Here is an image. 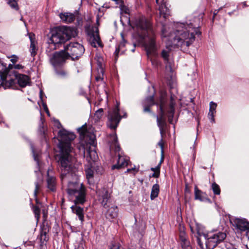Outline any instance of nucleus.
Returning <instances> with one entry per match:
<instances>
[{"label":"nucleus","mask_w":249,"mask_h":249,"mask_svg":"<svg viewBox=\"0 0 249 249\" xmlns=\"http://www.w3.org/2000/svg\"><path fill=\"white\" fill-rule=\"evenodd\" d=\"M58 135L60 137V153L56 155L55 160L61 171V178L63 179L72 170L73 158L71 155L72 150L71 142L75 138V135L65 129L59 130Z\"/></svg>","instance_id":"1"},{"label":"nucleus","mask_w":249,"mask_h":249,"mask_svg":"<svg viewBox=\"0 0 249 249\" xmlns=\"http://www.w3.org/2000/svg\"><path fill=\"white\" fill-rule=\"evenodd\" d=\"M137 33L143 41L146 52L149 54L156 55L157 46L155 40V34L150 21L144 17H141L135 21Z\"/></svg>","instance_id":"2"},{"label":"nucleus","mask_w":249,"mask_h":249,"mask_svg":"<svg viewBox=\"0 0 249 249\" xmlns=\"http://www.w3.org/2000/svg\"><path fill=\"white\" fill-rule=\"evenodd\" d=\"M67 192L69 196L74 198L75 205L71 207L73 213L79 217L82 222L84 221L83 209L77 206V204H83L85 202L86 188L83 183L78 181L69 182L68 184Z\"/></svg>","instance_id":"3"},{"label":"nucleus","mask_w":249,"mask_h":249,"mask_svg":"<svg viewBox=\"0 0 249 249\" xmlns=\"http://www.w3.org/2000/svg\"><path fill=\"white\" fill-rule=\"evenodd\" d=\"M195 32L197 34L196 29L192 25L181 24L174 32L172 43L174 46L180 48L183 51L187 50L188 47L195 41Z\"/></svg>","instance_id":"4"},{"label":"nucleus","mask_w":249,"mask_h":249,"mask_svg":"<svg viewBox=\"0 0 249 249\" xmlns=\"http://www.w3.org/2000/svg\"><path fill=\"white\" fill-rule=\"evenodd\" d=\"M76 36L74 28L71 27H57L51 32V36L48 41L50 47L56 49L59 44L64 43L71 37Z\"/></svg>","instance_id":"5"},{"label":"nucleus","mask_w":249,"mask_h":249,"mask_svg":"<svg viewBox=\"0 0 249 249\" xmlns=\"http://www.w3.org/2000/svg\"><path fill=\"white\" fill-rule=\"evenodd\" d=\"M79 131L84 136L89 137L90 140V144L92 147H89L87 148L84 151L85 156L89 162L90 161L95 162L98 158L97 154L95 149L94 142L95 140V136L93 134H89L87 128L85 125L82 126L78 129Z\"/></svg>","instance_id":"6"},{"label":"nucleus","mask_w":249,"mask_h":249,"mask_svg":"<svg viewBox=\"0 0 249 249\" xmlns=\"http://www.w3.org/2000/svg\"><path fill=\"white\" fill-rule=\"evenodd\" d=\"M64 50L69 58L71 57V59L74 60L78 59L83 54L85 49L81 44L77 42H73L65 47Z\"/></svg>","instance_id":"7"},{"label":"nucleus","mask_w":249,"mask_h":249,"mask_svg":"<svg viewBox=\"0 0 249 249\" xmlns=\"http://www.w3.org/2000/svg\"><path fill=\"white\" fill-rule=\"evenodd\" d=\"M69 59L65 50L56 52L50 55L49 61L51 65L55 68L63 66Z\"/></svg>","instance_id":"8"},{"label":"nucleus","mask_w":249,"mask_h":249,"mask_svg":"<svg viewBox=\"0 0 249 249\" xmlns=\"http://www.w3.org/2000/svg\"><path fill=\"white\" fill-rule=\"evenodd\" d=\"M118 105H117L115 108L112 111L108 112V119L109 123L108 125L112 129H115L121 120V117L119 114Z\"/></svg>","instance_id":"9"},{"label":"nucleus","mask_w":249,"mask_h":249,"mask_svg":"<svg viewBox=\"0 0 249 249\" xmlns=\"http://www.w3.org/2000/svg\"><path fill=\"white\" fill-rule=\"evenodd\" d=\"M89 41L91 45L94 47L101 46V41L97 28H92L88 32Z\"/></svg>","instance_id":"10"},{"label":"nucleus","mask_w":249,"mask_h":249,"mask_svg":"<svg viewBox=\"0 0 249 249\" xmlns=\"http://www.w3.org/2000/svg\"><path fill=\"white\" fill-rule=\"evenodd\" d=\"M8 72H0V87L2 86L5 89L11 88L16 89L17 88L16 82L15 80L11 79L6 80Z\"/></svg>","instance_id":"11"},{"label":"nucleus","mask_w":249,"mask_h":249,"mask_svg":"<svg viewBox=\"0 0 249 249\" xmlns=\"http://www.w3.org/2000/svg\"><path fill=\"white\" fill-rule=\"evenodd\" d=\"M232 225L241 231H246V236L248 232L249 231V222L245 219L235 218L231 221Z\"/></svg>","instance_id":"12"},{"label":"nucleus","mask_w":249,"mask_h":249,"mask_svg":"<svg viewBox=\"0 0 249 249\" xmlns=\"http://www.w3.org/2000/svg\"><path fill=\"white\" fill-rule=\"evenodd\" d=\"M99 196V200L101 201L102 205L105 207L110 198V195L106 188H102L97 191Z\"/></svg>","instance_id":"13"},{"label":"nucleus","mask_w":249,"mask_h":249,"mask_svg":"<svg viewBox=\"0 0 249 249\" xmlns=\"http://www.w3.org/2000/svg\"><path fill=\"white\" fill-rule=\"evenodd\" d=\"M158 103L155 102L153 95L147 97L142 102L143 111L144 112H150V107L154 105H158Z\"/></svg>","instance_id":"14"},{"label":"nucleus","mask_w":249,"mask_h":249,"mask_svg":"<svg viewBox=\"0 0 249 249\" xmlns=\"http://www.w3.org/2000/svg\"><path fill=\"white\" fill-rule=\"evenodd\" d=\"M15 75L18 85L21 87H26L29 83V78L27 75L16 73H15Z\"/></svg>","instance_id":"15"},{"label":"nucleus","mask_w":249,"mask_h":249,"mask_svg":"<svg viewBox=\"0 0 249 249\" xmlns=\"http://www.w3.org/2000/svg\"><path fill=\"white\" fill-rule=\"evenodd\" d=\"M59 16L62 21L65 23L73 22L76 17L75 14L70 12L61 13L59 14Z\"/></svg>","instance_id":"16"},{"label":"nucleus","mask_w":249,"mask_h":249,"mask_svg":"<svg viewBox=\"0 0 249 249\" xmlns=\"http://www.w3.org/2000/svg\"><path fill=\"white\" fill-rule=\"evenodd\" d=\"M218 243V234H214L213 236L209 237L206 242V247L209 249H213Z\"/></svg>","instance_id":"17"},{"label":"nucleus","mask_w":249,"mask_h":249,"mask_svg":"<svg viewBox=\"0 0 249 249\" xmlns=\"http://www.w3.org/2000/svg\"><path fill=\"white\" fill-rule=\"evenodd\" d=\"M29 37L31 41L30 52L32 56H35L36 53V46L35 36L33 33L29 34Z\"/></svg>","instance_id":"18"},{"label":"nucleus","mask_w":249,"mask_h":249,"mask_svg":"<svg viewBox=\"0 0 249 249\" xmlns=\"http://www.w3.org/2000/svg\"><path fill=\"white\" fill-rule=\"evenodd\" d=\"M127 160L124 157L119 156L117 163L112 166V169H120L122 167H124L127 166Z\"/></svg>","instance_id":"19"},{"label":"nucleus","mask_w":249,"mask_h":249,"mask_svg":"<svg viewBox=\"0 0 249 249\" xmlns=\"http://www.w3.org/2000/svg\"><path fill=\"white\" fill-rule=\"evenodd\" d=\"M217 107V104L211 102L210 103V109L208 113V118L213 123L214 122V115L216 114V108Z\"/></svg>","instance_id":"20"},{"label":"nucleus","mask_w":249,"mask_h":249,"mask_svg":"<svg viewBox=\"0 0 249 249\" xmlns=\"http://www.w3.org/2000/svg\"><path fill=\"white\" fill-rule=\"evenodd\" d=\"M117 208L116 207H111L109 208L106 214V217L108 219H112L117 216Z\"/></svg>","instance_id":"21"},{"label":"nucleus","mask_w":249,"mask_h":249,"mask_svg":"<svg viewBox=\"0 0 249 249\" xmlns=\"http://www.w3.org/2000/svg\"><path fill=\"white\" fill-rule=\"evenodd\" d=\"M48 188L52 191H54L55 190V178L53 176H50L48 174L47 179Z\"/></svg>","instance_id":"22"},{"label":"nucleus","mask_w":249,"mask_h":249,"mask_svg":"<svg viewBox=\"0 0 249 249\" xmlns=\"http://www.w3.org/2000/svg\"><path fill=\"white\" fill-rule=\"evenodd\" d=\"M195 198L201 201L207 199L205 194L199 190L197 187L195 188Z\"/></svg>","instance_id":"23"},{"label":"nucleus","mask_w":249,"mask_h":249,"mask_svg":"<svg viewBox=\"0 0 249 249\" xmlns=\"http://www.w3.org/2000/svg\"><path fill=\"white\" fill-rule=\"evenodd\" d=\"M166 94L165 93L161 94L159 100V102H157L158 103V105H160V111L161 113V116H163L164 114V111L163 109V107L166 103Z\"/></svg>","instance_id":"24"},{"label":"nucleus","mask_w":249,"mask_h":249,"mask_svg":"<svg viewBox=\"0 0 249 249\" xmlns=\"http://www.w3.org/2000/svg\"><path fill=\"white\" fill-rule=\"evenodd\" d=\"M160 192V186L158 184H154L152 188L150 197L152 200L158 197Z\"/></svg>","instance_id":"25"},{"label":"nucleus","mask_w":249,"mask_h":249,"mask_svg":"<svg viewBox=\"0 0 249 249\" xmlns=\"http://www.w3.org/2000/svg\"><path fill=\"white\" fill-rule=\"evenodd\" d=\"M159 11L160 16H162L164 18L169 15V9L165 3H162L160 5Z\"/></svg>","instance_id":"26"},{"label":"nucleus","mask_w":249,"mask_h":249,"mask_svg":"<svg viewBox=\"0 0 249 249\" xmlns=\"http://www.w3.org/2000/svg\"><path fill=\"white\" fill-rule=\"evenodd\" d=\"M184 233L182 232L181 233V234L180 235V241H181L180 244H181V246L182 249H184L185 248H187L189 246H190L189 241H188L186 239V238L184 237Z\"/></svg>","instance_id":"27"},{"label":"nucleus","mask_w":249,"mask_h":249,"mask_svg":"<svg viewBox=\"0 0 249 249\" xmlns=\"http://www.w3.org/2000/svg\"><path fill=\"white\" fill-rule=\"evenodd\" d=\"M163 116H161V113H160V117L157 116V121L158 123V126L159 128L162 127H166V124L164 120L162 119V117Z\"/></svg>","instance_id":"28"},{"label":"nucleus","mask_w":249,"mask_h":249,"mask_svg":"<svg viewBox=\"0 0 249 249\" xmlns=\"http://www.w3.org/2000/svg\"><path fill=\"white\" fill-rule=\"evenodd\" d=\"M151 170L153 171L154 173L152 175L151 177L158 178L159 177L160 175V168L159 166H157L156 167H152L151 168Z\"/></svg>","instance_id":"29"},{"label":"nucleus","mask_w":249,"mask_h":249,"mask_svg":"<svg viewBox=\"0 0 249 249\" xmlns=\"http://www.w3.org/2000/svg\"><path fill=\"white\" fill-rule=\"evenodd\" d=\"M18 0H9L8 3L11 8L18 10V4L17 3Z\"/></svg>","instance_id":"30"},{"label":"nucleus","mask_w":249,"mask_h":249,"mask_svg":"<svg viewBox=\"0 0 249 249\" xmlns=\"http://www.w3.org/2000/svg\"><path fill=\"white\" fill-rule=\"evenodd\" d=\"M49 237L47 235L45 231H42L40 234V240L42 243L44 242H47L48 240Z\"/></svg>","instance_id":"31"},{"label":"nucleus","mask_w":249,"mask_h":249,"mask_svg":"<svg viewBox=\"0 0 249 249\" xmlns=\"http://www.w3.org/2000/svg\"><path fill=\"white\" fill-rule=\"evenodd\" d=\"M87 178L89 179L93 177V171L91 168H88L86 170Z\"/></svg>","instance_id":"32"},{"label":"nucleus","mask_w":249,"mask_h":249,"mask_svg":"<svg viewBox=\"0 0 249 249\" xmlns=\"http://www.w3.org/2000/svg\"><path fill=\"white\" fill-rule=\"evenodd\" d=\"M33 209L35 217L38 219L40 217V209L36 206H33Z\"/></svg>","instance_id":"33"},{"label":"nucleus","mask_w":249,"mask_h":249,"mask_svg":"<svg viewBox=\"0 0 249 249\" xmlns=\"http://www.w3.org/2000/svg\"><path fill=\"white\" fill-rule=\"evenodd\" d=\"M103 115V109L102 108H100L98 109L94 114V116L97 119H100Z\"/></svg>","instance_id":"34"},{"label":"nucleus","mask_w":249,"mask_h":249,"mask_svg":"<svg viewBox=\"0 0 249 249\" xmlns=\"http://www.w3.org/2000/svg\"><path fill=\"white\" fill-rule=\"evenodd\" d=\"M55 71L57 75L62 77H66L67 74V72L64 70H56Z\"/></svg>","instance_id":"35"},{"label":"nucleus","mask_w":249,"mask_h":249,"mask_svg":"<svg viewBox=\"0 0 249 249\" xmlns=\"http://www.w3.org/2000/svg\"><path fill=\"white\" fill-rule=\"evenodd\" d=\"M125 46V41L124 40L123 42H121L118 46V47L116 49L115 53L116 56H117L118 54V53L120 50L122 49Z\"/></svg>","instance_id":"36"},{"label":"nucleus","mask_w":249,"mask_h":249,"mask_svg":"<svg viewBox=\"0 0 249 249\" xmlns=\"http://www.w3.org/2000/svg\"><path fill=\"white\" fill-rule=\"evenodd\" d=\"M8 71L6 65H4L0 60V72H8Z\"/></svg>","instance_id":"37"},{"label":"nucleus","mask_w":249,"mask_h":249,"mask_svg":"<svg viewBox=\"0 0 249 249\" xmlns=\"http://www.w3.org/2000/svg\"><path fill=\"white\" fill-rule=\"evenodd\" d=\"M104 73V70L102 68H100V72H99V75L96 77V80L97 81L103 80V78L102 77V75Z\"/></svg>","instance_id":"38"},{"label":"nucleus","mask_w":249,"mask_h":249,"mask_svg":"<svg viewBox=\"0 0 249 249\" xmlns=\"http://www.w3.org/2000/svg\"><path fill=\"white\" fill-rule=\"evenodd\" d=\"M169 52L166 50H163L161 52V56L165 60L167 61L168 60Z\"/></svg>","instance_id":"39"},{"label":"nucleus","mask_w":249,"mask_h":249,"mask_svg":"<svg viewBox=\"0 0 249 249\" xmlns=\"http://www.w3.org/2000/svg\"><path fill=\"white\" fill-rule=\"evenodd\" d=\"M212 188L213 190L214 195H218V185L215 182H214L212 185Z\"/></svg>","instance_id":"40"},{"label":"nucleus","mask_w":249,"mask_h":249,"mask_svg":"<svg viewBox=\"0 0 249 249\" xmlns=\"http://www.w3.org/2000/svg\"><path fill=\"white\" fill-rule=\"evenodd\" d=\"M226 237V234L224 232H219V243L220 241H223Z\"/></svg>","instance_id":"41"},{"label":"nucleus","mask_w":249,"mask_h":249,"mask_svg":"<svg viewBox=\"0 0 249 249\" xmlns=\"http://www.w3.org/2000/svg\"><path fill=\"white\" fill-rule=\"evenodd\" d=\"M10 57L12 58L10 60L13 64L16 63L18 59V57L15 55H13L11 57H8V58Z\"/></svg>","instance_id":"42"},{"label":"nucleus","mask_w":249,"mask_h":249,"mask_svg":"<svg viewBox=\"0 0 249 249\" xmlns=\"http://www.w3.org/2000/svg\"><path fill=\"white\" fill-rule=\"evenodd\" d=\"M35 185H36V188L34 191V195L36 197L38 192V190L40 188V186L38 182H36Z\"/></svg>","instance_id":"43"},{"label":"nucleus","mask_w":249,"mask_h":249,"mask_svg":"<svg viewBox=\"0 0 249 249\" xmlns=\"http://www.w3.org/2000/svg\"><path fill=\"white\" fill-rule=\"evenodd\" d=\"M158 145L160 146V147L161 149V153H163V139L162 138H161L160 141L158 142Z\"/></svg>","instance_id":"44"},{"label":"nucleus","mask_w":249,"mask_h":249,"mask_svg":"<svg viewBox=\"0 0 249 249\" xmlns=\"http://www.w3.org/2000/svg\"><path fill=\"white\" fill-rule=\"evenodd\" d=\"M197 243L198 244V245L199 246V247L202 249H204V247L203 246V243L202 242H201V239L199 237H197Z\"/></svg>","instance_id":"45"},{"label":"nucleus","mask_w":249,"mask_h":249,"mask_svg":"<svg viewBox=\"0 0 249 249\" xmlns=\"http://www.w3.org/2000/svg\"><path fill=\"white\" fill-rule=\"evenodd\" d=\"M160 133L161 135V138H163V135L165 133L166 127L160 128Z\"/></svg>","instance_id":"46"},{"label":"nucleus","mask_w":249,"mask_h":249,"mask_svg":"<svg viewBox=\"0 0 249 249\" xmlns=\"http://www.w3.org/2000/svg\"><path fill=\"white\" fill-rule=\"evenodd\" d=\"M132 171L134 172L133 174L135 175V173L138 171V170H136L135 168H132L131 169H128L126 170V172L129 173V172H131Z\"/></svg>","instance_id":"47"},{"label":"nucleus","mask_w":249,"mask_h":249,"mask_svg":"<svg viewBox=\"0 0 249 249\" xmlns=\"http://www.w3.org/2000/svg\"><path fill=\"white\" fill-rule=\"evenodd\" d=\"M174 110H175L174 108H170L169 107V109L168 112L169 115H170V116H171L172 117H173Z\"/></svg>","instance_id":"48"},{"label":"nucleus","mask_w":249,"mask_h":249,"mask_svg":"<svg viewBox=\"0 0 249 249\" xmlns=\"http://www.w3.org/2000/svg\"><path fill=\"white\" fill-rule=\"evenodd\" d=\"M110 249H122V248L118 244H114Z\"/></svg>","instance_id":"49"},{"label":"nucleus","mask_w":249,"mask_h":249,"mask_svg":"<svg viewBox=\"0 0 249 249\" xmlns=\"http://www.w3.org/2000/svg\"><path fill=\"white\" fill-rule=\"evenodd\" d=\"M173 98L172 96L171 97V103L170 104V108H174V106L175 105V103L173 102Z\"/></svg>","instance_id":"50"},{"label":"nucleus","mask_w":249,"mask_h":249,"mask_svg":"<svg viewBox=\"0 0 249 249\" xmlns=\"http://www.w3.org/2000/svg\"><path fill=\"white\" fill-rule=\"evenodd\" d=\"M14 67L15 69H21L23 68V66L20 64H17L15 65Z\"/></svg>","instance_id":"51"},{"label":"nucleus","mask_w":249,"mask_h":249,"mask_svg":"<svg viewBox=\"0 0 249 249\" xmlns=\"http://www.w3.org/2000/svg\"><path fill=\"white\" fill-rule=\"evenodd\" d=\"M163 159H164L163 153H161V158L160 159V163L158 165V166H159L160 168V165L163 161Z\"/></svg>","instance_id":"52"},{"label":"nucleus","mask_w":249,"mask_h":249,"mask_svg":"<svg viewBox=\"0 0 249 249\" xmlns=\"http://www.w3.org/2000/svg\"><path fill=\"white\" fill-rule=\"evenodd\" d=\"M242 4L243 5V6L244 7H246L247 6L246 1L242 2Z\"/></svg>","instance_id":"53"},{"label":"nucleus","mask_w":249,"mask_h":249,"mask_svg":"<svg viewBox=\"0 0 249 249\" xmlns=\"http://www.w3.org/2000/svg\"><path fill=\"white\" fill-rule=\"evenodd\" d=\"M168 117H169V122L170 123H172V119H171V118H172V117H171V116H170V115H169Z\"/></svg>","instance_id":"54"},{"label":"nucleus","mask_w":249,"mask_h":249,"mask_svg":"<svg viewBox=\"0 0 249 249\" xmlns=\"http://www.w3.org/2000/svg\"><path fill=\"white\" fill-rule=\"evenodd\" d=\"M192 249V248L191 246H189V247L185 248L184 249Z\"/></svg>","instance_id":"55"},{"label":"nucleus","mask_w":249,"mask_h":249,"mask_svg":"<svg viewBox=\"0 0 249 249\" xmlns=\"http://www.w3.org/2000/svg\"><path fill=\"white\" fill-rule=\"evenodd\" d=\"M227 249H236L233 248V247H229L228 248H227Z\"/></svg>","instance_id":"56"},{"label":"nucleus","mask_w":249,"mask_h":249,"mask_svg":"<svg viewBox=\"0 0 249 249\" xmlns=\"http://www.w3.org/2000/svg\"><path fill=\"white\" fill-rule=\"evenodd\" d=\"M247 237H248V239H249V231L248 232Z\"/></svg>","instance_id":"57"},{"label":"nucleus","mask_w":249,"mask_h":249,"mask_svg":"<svg viewBox=\"0 0 249 249\" xmlns=\"http://www.w3.org/2000/svg\"><path fill=\"white\" fill-rule=\"evenodd\" d=\"M64 202V199L62 198V204H63Z\"/></svg>","instance_id":"58"},{"label":"nucleus","mask_w":249,"mask_h":249,"mask_svg":"<svg viewBox=\"0 0 249 249\" xmlns=\"http://www.w3.org/2000/svg\"><path fill=\"white\" fill-rule=\"evenodd\" d=\"M12 67V65H9V67L10 68V67Z\"/></svg>","instance_id":"59"},{"label":"nucleus","mask_w":249,"mask_h":249,"mask_svg":"<svg viewBox=\"0 0 249 249\" xmlns=\"http://www.w3.org/2000/svg\"><path fill=\"white\" fill-rule=\"evenodd\" d=\"M216 13H214V15H213V17H215V15H216Z\"/></svg>","instance_id":"60"},{"label":"nucleus","mask_w":249,"mask_h":249,"mask_svg":"<svg viewBox=\"0 0 249 249\" xmlns=\"http://www.w3.org/2000/svg\"><path fill=\"white\" fill-rule=\"evenodd\" d=\"M134 51H135V49H132V52H134Z\"/></svg>","instance_id":"61"},{"label":"nucleus","mask_w":249,"mask_h":249,"mask_svg":"<svg viewBox=\"0 0 249 249\" xmlns=\"http://www.w3.org/2000/svg\"><path fill=\"white\" fill-rule=\"evenodd\" d=\"M36 202L37 203H38V200H37V199H36Z\"/></svg>","instance_id":"62"},{"label":"nucleus","mask_w":249,"mask_h":249,"mask_svg":"<svg viewBox=\"0 0 249 249\" xmlns=\"http://www.w3.org/2000/svg\"><path fill=\"white\" fill-rule=\"evenodd\" d=\"M156 0L157 3H158V2L159 0Z\"/></svg>","instance_id":"63"}]
</instances>
